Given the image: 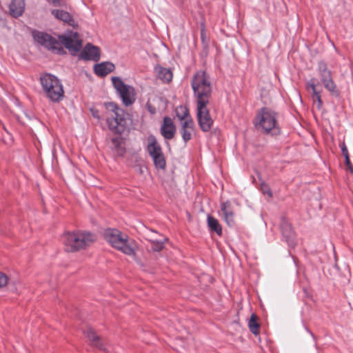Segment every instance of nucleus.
<instances>
[{
    "mask_svg": "<svg viewBox=\"0 0 353 353\" xmlns=\"http://www.w3.org/2000/svg\"><path fill=\"white\" fill-rule=\"evenodd\" d=\"M32 36L36 43L58 54H65L62 45L72 54H75L82 48L81 40L79 39L77 32H72L69 35H60L59 41L50 34L36 30L32 31Z\"/></svg>",
    "mask_w": 353,
    "mask_h": 353,
    "instance_id": "f257e3e1",
    "label": "nucleus"
},
{
    "mask_svg": "<svg viewBox=\"0 0 353 353\" xmlns=\"http://www.w3.org/2000/svg\"><path fill=\"white\" fill-rule=\"evenodd\" d=\"M105 240L115 249L128 256L135 254L136 243L117 229L108 228L103 233Z\"/></svg>",
    "mask_w": 353,
    "mask_h": 353,
    "instance_id": "f03ea898",
    "label": "nucleus"
},
{
    "mask_svg": "<svg viewBox=\"0 0 353 353\" xmlns=\"http://www.w3.org/2000/svg\"><path fill=\"white\" fill-rule=\"evenodd\" d=\"M191 86L196 103H209L212 86L208 74L204 70L196 72L191 80Z\"/></svg>",
    "mask_w": 353,
    "mask_h": 353,
    "instance_id": "7ed1b4c3",
    "label": "nucleus"
},
{
    "mask_svg": "<svg viewBox=\"0 0 353 353\" xmlns=\"http://www.w3.org/2000/svg\"><path fill=\"white\" fill-rule=\"evenodd\" d=\"M95 240V236L88 231L77 230L63 234L62 241L66 252H73L89 247Z\"/></svg>",
    "mask_w": 353,
    "mask_h": 353,
    "instance_id": "20e7f679",
    "label": "nucleus"
},
{
    "mask_svg": "<svg viewBox=\"0 0 353 353\" xmlns=\"http://www.w3.org/2000/svg\"><path fill=\"white\" fill-rule=\"evenodd\" d=\"M40 83L46 97L53 103H59L64 97L62 83L54 75L46 73L41 76Z\"/></svg>",
    "mask_w": 353,
    "mask_h": 353,
    "instance_id": "39448f33",
    "label": "nucleus"
},
{
    "mask_svg": "<svg viewBox=\"0 0 353 353\" xmlns=\"http://www.w3.org/2000/svg\"><path fill=\"white\" fill-rule=\"evenodd\" d=\"M254 125L257 129H261L265 133L272 132L276 134L279 132L276 114L267 108H263L259 111L255 118Z\"/></svg>",
    "mask_w": 353,
    "mask_h": 353,
    "instance_id": "423d86ee",
    "label": "nucleus"
},
{
    "mask_svg": "<svg viewBox=\"0 0 353 353\" xmlns=\"http://www.w3.org/2000/svg\"><path fill=\"white\" fill-rule=\"evenodd\" d=\"M106 108L112 112L111 117L107 118V124L109 129L117 134H121L125 128L123 111L119 108L114 103H109Z\"/></svg>",
    "mask_w": 353,
    "mask_h": 353,
    "instance_id": "0eeeda50",
    "label": "nucleus"
},
{
    "mask_svg": "<svg viewBox=\"0 0 353 353\" xmlns=\"http://www.w3.org/2000/svg\"><path fill=\"white\" fill-rule=\"evenodd\" d=\"M146 150L152 159L155 167L158 169H165L166 165L165 159L161 145L153 134H150L147 138Z\"/></svg>",
    "mask_w": 353,
    "mask_h": 353,
    "instance_id": "6e6552de",
    "label": "nucleus"
},
{
    "mask_svg": "<svg viewBox=\"0 0 353 353\" xmlns=\"http://www.w3.org/2000/svg\"><path fill=\"white\" fill-rule=\"evenodd\" d=\"M317 72L324 88L332 94L339 96V92L333 81L332 72L325 61L321 60L318 62Z\"/></svg>",
    "mask_w": 353,
    "mask_h": 353,
    "instance_id": "1a4fd4ad",
    "label": "nucleus"
},
{
    "mask_svg": "<svg viewBox=\"0 0 353 353\" xmlns=\"http://www.w3.org/2000/svg\"><path fill=\"white\" fill-rule=\"evenodd\" d=\"M112 84L126 106L132 105L135 101L134 89L132 86L125 84L119 77H112Z\"/></svg>",
    "mask_w": 353,
    "mask_h": 353,
    "instance_id": "9d476101",
    "label": "nucleus"
},
{
    "mask_svg": "<svg viewBox=\"0 0 353 353\" xmlns=\"http://www.w3.org/2000/svg\"><path fill=\"white\" fill-rule=\"evenodd\" d=\"M208 103H196L198 123L202 131L208 132L212 128L213 120L207 108Z\"/></svg>",
    "mask_w": 353,
    "mask_h": 353,
    "instance_id": "9b49d317",
    "label": "nucleus"
},
{
    "mask_svg": "<svg viewBox=\"0 0 353 353\" xmlns=\"http://www.w3.org/2000/svg\"><path fill=\"white\" fill-rule=\"evenodd\" d=\"M280 228L285 241L290 248H294L296 245L295 234L288 220L282 217L280 223Z\"/></svg>",
    "mask_w": 353,
    "mask_h": 353,
    "instance_id": "f8f14e48",
    "label": "nucleus"
},
{
    "mask_svg": "<svg viewBox=\"0 0 353 353\" xmlns=\"http://www.w3.org/2000/svg\"><path fill=\"white\" fill-rule=\"evenodd\" d=\"M79 58L83 60H93L98 61L100 59V49L99 48L88 43L81 52Z\"/></svg>",
    "mask_w": 353,
    "mask_h": 353,
    "instance_id": "ddd939ff",
    "label": "nucleus"
},
{
    "mask_svg": "<svg viewBox=\"0 0 353 353\" xmlns=\"http://www.w3.org/2000/svg\"><path fill=\"white\" fill-rule=\"evenodd\" d=\"M176 132V128L171 118L165 117L163 119V124L161 127V133L162 136L168 140L172 139Z\"/></svg>",
    "mask_w": 353,
    "mask_h": 353,
    "instance_id": "4468645a",
    "label": "nucleus"
},
{
    "mask_svg": "<svg viewBox=\"0 0 353 353\" xmlns=\"http://www.w3.org/2000/svg\"><path fill=\"white\" fill-rule=\"evenodd\" d=\"M221 211L227 224L232 226L234 224V213L230 201L223 202L221 204Z\"/></svg>",
    "mask_w": 353,
    "mask_h": 353,
    "instance_id": "2eb2a0df",
    "label": "nucleus"
},
{
    "mask_svg": "<svg viewBox=\"0 0 353 353\" xmlns=\"http://www.w3.org/2000/svg\"><path fill=\"white\" fill-rule=\"evenodd\" d=\"M115 66L112 63L105 61L96 64L94 68V71L97 76L103 77L112 72Z\"/></svg>",
    "mask_w": 353,
    "mask_h": 353,
    "instance_id": "dca6fc26",
    "label": "nucleus"
},
{
    "mask_svg": "<svg viewBox=\"0 0 353 353\" xmlns=\"http://www.w3.org/2000/svg\"><path fill=\"white\" fill-rule=\"evenodd\" d=\"M24 8V0H12L9 6L10 14L15 18L20 17L23 14Z\"/></svg>",
    "mask_w": 353,
    "mask_h": 353,
    "instance_id": "f3484780",
    "label": "nucleus"
},
{
    "mask_svg": "<svg viewBox=\"0 0 353 353\" xmlns=\"http://www.w3.org/2000/svg\"><path fill=\"white\" fill-rule=\"evenodd\" d=\"M157 77L164 82L169 83L172 79V72L170 69L157 65L154 68Z\"/></svg>",
    "mask_w": 353,
    "mask_h": 353,
    "instance_id": "a211bd4d",
    "label": "nucleus"
},
{
    "mask_svg": "<svg viewBox=\"0 0 353 353\" xmlns=\"http://www.w3.org/2000/svg\"><path fill=\"white\" fill-rule=\"evenodd\" d=\"M110 148L117 155L123 156L125 153V148L121 137L117 136L112 138Z\"/></svg>",
    "mask_w": 353,
    "mask_h": 353,
    "instance_id": "6ab92c4d",
    "label": "nucleus"
},
{
    "mask_svg": "<svg viewBox=\"0 0 353 353\" xmlns=\"http://www.w3.org/2000/svg\"><path fill=\"white\" fill-rule=\"evenodd\" d=\"M84 334L88 338L92 345L97 347L99 350L107 351L106 349L103 347V343L101 342V339L95 334L92 329L88 328L86 331L84 332Z\"/></svg>",
    "mask_w": 353,
    "mask_h": 353,
    "instance_id": "aec40b11",
    "label": "nucleus"
},
{
    "mask_svg": "<svg viewBox=\"0 0 353 353\" xmlns=\"http://www.w3.org/2000/svg\"><path fill=\"white\" fill-rule=\"evenodd\" d=\"M52 14L58 19L63 21L68 24L72 26L74 23V21L71 16V14L64 10H53L52 11Z\"/></svg>",
    "mask_w": 353,
    "mask_h": 353,
    "instance_id": "412c9836",
    "label": "nucleus"
},
{
    "mask_svg": "<svg viewBox=\"0 0 353 353\" xmlns=\"http://www.w3.org/2000/svg\"><path fill=\"white\" fill-rule=\"evenodd\" d=\"M207 221L208 226L211 232L216 233L219 236L222 234V228L216 219L210 215H208Z\"/></svg>",
    "mask_w": 353,
    "mask_h": 353,
    "instance_id": "4be33fe9",
    "label": "nucleus"
},
{
    "mask_svg": "<svg viewBox=\"0 0 353 353\" xmlns=\"http://www.w3.org/2000/svg\"><path fill=\"white\" fill-rule=\"evenodd\" d=\"M168 239L159 235V239H152L150 240L151 248L154 252H160L164 248V244Z\"/></svg>",
    "mask_w": 353,
    "mask_h": 353,
    "instance_id": "5701e85b",
    "label": "nucleus"
},
{
    "mask_svg": "<svg viewBox=\"0 0 353 353\" xmlns=\"http://www.w3.org/2000/svg\"><path fill=\"white\" fill-rule=\"evenodd\" d=\"M248 327L250 332L254 334L257 335L259 332L260 325L257 322V316L256 314H252L250 316V321L248 322Z\"/></svg>",
    "mask_w": 353,
    "mask_h": 353,
    "instance_id": "b1692460",
    "label": "nucleus"
},
{
    "mask_svg": "<svg viewBox=\"0 0 353 353\" xmlns=\"http://www.w3.org/2000/svg\"><path fill=\"white\" fill-rule=\"evenodd\" d=\"M176 115L179 120H184L191 117L188 108L185 105H179L176 108Z\"/></svg>",
    "mask_w": 353,
    "mask_h": 353,
    "instance_id": "393cba45",
    "label": "nucleus"
},
{
    "mask_svg": "<svg viewBox=\"0 0 353 353\" xmlns=\"http://www.w3.org/2000/svg\"><path fill=\"white\" fill-rule=\"evenodd\" d=\"M180 133L181 134V137L183 138V140L185 143H187L188 141H190L192 139V134L194 131V128L192 129H180L179 130Z\"/></svg>",
    "mask_w": 353,
    "mask_h": 353,
    "instance_id": "a878e982",
    "label": "nucleus"
},
{
    "mask_svg": "<svg viewBox=\"0 0 353 353\" xmlns=\"http://www.w3.org/2000/svg\"><path fill=\"white\" fill-rule=\"evenodd\" d=\"M194 128V123L192 117L188 118L184 120H181V128L180 129H192Z\"/></svg>",
    "mask_w": 353,
    "mask_h": 353,
    "instance_id": "bb28decb",
    "label": "nucleus"
},
{
    "mask_svg": "<svg viewBox=\"0 0 353 353\" xmlns=\"http://www.w3.org/2000/svg\"><path fill=\"white\" fill-rule=\"evenodd\" d=\"M312 97H313L314 103H316L317 108L321 109L323 103H322L320 93L318 91H316V92L312 94Z\"/></svg>",
    "mask_w": 353,
    "mask_h": 353,
    "instance_id": "cd10ccee",
    "label": "nucleus"
},
{
    "mask_svg": "<svg viewBox=\"0 0 353 353\" xmlns=\"http://www.w3.org/2000/svg\"><path fill=\"white\" fill-rule=\"evenodd\" d=\"M8 282V276L0 272V288L6 286Z\"/></svg>",
    "mask_w": 353,
    "mask_h": 353,
    "instance_id": "c85d7f7f",
    "label": "nucleus"
},
{
    "mask_svg": "<svg viewBox=\"0 0 353 353\" xmlns=\"http://www.w3.org/2000/svg\"><path fill=\"white\" fill-rule=\"evenodd\" d=\"M261 191L264 194H268L269 197H272V191L270 188L265 183L261 184Z\"/></svg>",
    "mask_w": 353,
    "mask_h": 353,
    "instance_id": "c756f323",
    "label": "nucleus"
},
{
    "mask_svg": "<svg viewBox=\"0 0 353 353\" xmlns=\"http://www.w3.org/2000/svg\"><path fill=\"white\" fill-rule=\"evenodd\" d=\"M306 87L307 89L310 88L312 90V94L317 91L314 84V79H311L310 81H308L306 84Z\"/></svg>",
    "mask_w": 353,
    "mask_h": 353,
    "instance_id": "7c9ffc66",
    "label": "nucleus"
},
{
    "mask_svg": "<svg viewBox=\"0 0 353 353\" xmlns=\"http://www.w3.org/2000/svg\"><path fill=\"white\" fill-rule=\"evenodd\" d=\"M159 236L160 234H159L156 231L154 230H150L148 234H147L148 236V238L147 239L150 242V240L152 239H159L157 236Z\"/></svg>",
    "mask_w": 353,
    "mask_h": 353,
    "instance_id": "2f4dec72",
    "label": "nucleus"
},
{
    "mask_svg": "<svg viewBox=\"0 0 353 353\" xmlns=\"http://www.w3.org/2000/svg\"><path fill=\"white\" fill-rule=\"evenodd\" d=\"M341 151H342V154L343 156H346V155H349V153H348V151H347V148L345 144V143H343L341 145Z\"/></svg>",
    "mask_w": 353,
    "mask_h": 353,
    "instance_id": "473e14b6",
    "label": "nucleus"
},
{
    "mask_svg": "<svg viewBox=\"0 0 353 353\" xmlns=\"http://www.w3.org/2000/svg\"><path fill=\"white\" fill-rule=\"evenodd\" d=\"M49 3L52 4L54 6H59L60 0H46Z\"/></svg>",
    "mask_w": 353,
    "mask_h": 353,
    "instance_id": "72a5a7b5",
    "label": "nucleus"
},
{
    "mask_svg": "<svg viewBox=\"0 0 353 353\" xmlns=\"http://www.w3.org/2000/svg\"><path fill=\"white\" fill-rule=\"evenodd\" d=\"M344 157L345 159V163L347 165H350V158H349V155L344 156Z\"/></svg>",
    "mask_w": 353,
    "mask_h": 353,
    "instance_id": "f704fd0d",
    "label": "nucleus"
},
{
    "mask_svg": "<svg viewBox=\"0 0 353 353\" xmlns=\"http://www.w3.org/2000/svg\"><path fill=\"white\" fill-rule=\"evenodd\" d=\"M305 330L308 333H310L314 337L312 332L308 328L305 327Z\"/></svg>",
    "mask_w": 353,
    "mask_h": 353,
    "instance_id": "c9c22d12",
    "label": "nucleus"
},
{
    "mask_svg": "<svg viewBox=\"0 0 353 353\" xmlns=\"http://www.w3.org/2000/svg\"><path fill=\"white\" fill-rule=\"evenodd\" d=\"M1 13H2V8H1V6H0V20L1 19Z\"/></svg>",
    "mask_w": 353,
    "mask_h": 353,
    "instance_id": "e433bc0d",
    "label": "nucleus"
}]
</instances>
